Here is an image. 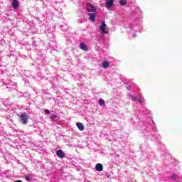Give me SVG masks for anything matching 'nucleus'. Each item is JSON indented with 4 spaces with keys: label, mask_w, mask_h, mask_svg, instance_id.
I'll use <instances>...</instances> for the list:
<instances>
[{
    "label": "nucleus",
    "mask_w": 182,
    "mask_h": 182,
    "mask_svg": "<svg viewBox=\"0 0 182 182\" xmlns=\"http://www.w3.org/2000/svg\"><path fill=\"white\" fill-rule=\"evenodd\" d=\"M20 121L23 124H26L28 123V120H29V115L26 112H23L21 115H18Z\"/></svg>",
    "instance_id": "obj_1"
},
{
    "label": "nucleus",
    "mask_w": 182,
    "mask_h": 182,
    "mask_svg": "<svg viewBox=\"0 0 182 182\" xmlns=\"http://www.w3.org/2000/svg\"><path fill=\"white\" fill-rule=\"evenodd\" d=\"M56 117H58V115H56V114H52L50 119H51V120H53V119H56Z\"/></svg>",
    "instance_id": "obj_14"
},
{
    "label": "nucleus",
    "mask_w": 182,
    "mask_h": 182,
    "mask_svg": "<svg viewBox=\"0 0 182 182\" xmlns=\"http://www.w3.org/2000/svg\"><path fill=\"white\" fill-rule=\"evenodd\" d=\"M100 106H103L105 105V100L104 99H100L99 100Z\"/></svg>",
    "instance_id": "obj_13"
},
{
    "label": "nucleus",
    "mask_w": 182,
    "mask_h": 182,
    "mask_svg": "<svg viewBox=\"0 0 182 182\" xmlns=\"http://www.w3.org/2000/svg\"><path fill=\"white\" fill-rule=\"evenodd\" d=\"M171 180H177V175L176 174H173L171 176Z\"/></svg>",
    "instance_id": "obj_15"
},
{
    "label": "nucleus",
    "mask_w": 182,
    "mask_h": 182,
    "mask_svg": "<svg viewBox=\"0 0 182 182\" xmlns=\"http://www.w3.org/2000/svg\"><path fill=\"white\" fill-rule=\"evenodd\" d=\"M45 112L46 114H49V113H50V111H49V109H46Z\"/></svg>",
    "instance_id": "obj_18"
},
{
    "label": "nucleus",
    "mask_w": 182,
    "mask_h": 182,
    "mask_svg": "<svg viewBox=\"0 0 182 182\" xmlns=\"http://www.w3.org/2000/svg\"><path fill=\"white\" fill-rule=\"evenodd\" d=\"M126 4H127V0H120L119 1V5H121L122 6H124V5H126Z\"/></svg>",
    "instance_id": "obj_12"
},
{
    "label": "nucleus",
    "mask_w": 182,
    "mask_h": 182,
    "mask_svg": "<svg viewBox=\"0 0 182 182\" xmlns=\"http://www.w3.org/2000/svg\"><path fill=\"white\" fill-rule=\"evenodd\" d=\"M88 16H90V20L92 21V22H95V20L96 19V14H89Z\"/></svg>",
    "instance_id": "obj_9"
},
{
    "label": "nucleus",
    "mask_w": 182,
    "mask_h": 182,
    "mask_svg": "<svg viewBox=\"0 0 182 182\" xmlns=\"http://www.w3.org/2000/svg\"><path fill=\"white\" fill-rule=\"evenodd\" d=\"M80 49H82V50H87V46H86L83 43H80Z\"/></svg>",
    "instance_id": "obj_10"
},
{
    "label": "nucleus",
    "mask_w": 182,
    "mask_h": 182,
    "mask_svg": "<svg viewBox=\"0 0 182 182\" xmlns=\"http://www.w3.org/2000/svg\"><path fill=\"white\" fill-rule=\"evenodd\" d=\"M76 126L79 129V130H80V132H83V130H85V125H83V124L80 122H77Z\"/></svg>",
    "instance_id": "obj_6"
},
{
    "label": "nucleus",
    "mask_w": 182,
    "mask_h": 182,
    "mask_svg": "<svg viewBox=\"0 0 182 182\" xmlns=\"http://www.w3.org/2000/svg\"><path fill=\"white\" fill-rule=\"evenodd\" d=\"M87 11H88V12H96V7H95V6H93V4H92L90 3H87Z\"/></svg>",
    "instance_id": "obj_2"
},
{
    "label": "nucleus",
    "mask_w": 182,
    "mask_h": 182,
    "mask_svg": "<svg viewBox=\"0 0 182 182\" xmlns=\"http://www.w3.org/2000/svg\"><path fill=\"white\" fill-rule=\"evenodd\" d=\"M109 66H110V65L109 64V62L105 61L102 63V68L104 69H107V68H109Z\"/></svg>",
    "instance_id": "obj_11"
},
{
    "label": "nucleus",
    "mask_w": 182,
    "mask_h": 182,
    "mask_svg": "<svg viewBox=\"0 0 182 182\" xmlns=\"http://www.w3.org/2000/svg\"><path fill=\"white\" fill-rule=\"evenodd\" d=\"M26 181H31V180H32V179H31V178L27 176H26Z\"/></svg>",
    "instance_id": "obj_17"
},
{
    "label": "nucleus",
    "mask_w": 182,
    "mask_h": 182,
    "mask_svg": "<svg viewBox=\"0 0 182 182\" xmlns=\"http://www.w3.org/2000/svg\"><path fill=\"white\" fill-rule=\"evenodd\" d=\"M136 102H139V103H141V99H140V98L137 99L136 98Z\"/></svg>",
    "instance_id": "obj_19"
},
{
    "label": "nucleus",
    "mask_w": 182,
    "mask_h": 182,
    "mask_svg": "<svg viewBox=\"0 0 182 182\" xmlns=\"http://www.w3.org/2000/svg\"><path fill=\"white\" fill-rule=\"evenodd\" d=\"M106 26H106V22L103 21L102 23V24L100 25V31H102V33H105V34L109 33V31H105Z\"/></svg>",
    "instance_id": "obj_3"
},
{
    "label": "nucleus",
    "mask_w": 182,
    "mask_h": 182,
    "mask_svg": "<svg viewBox=\"0 0 182 182\" xmlns=\"http://www.w3.org/2000/svg\"><path fill=\"white\" fill-rule=\"evenodd\" d=\"M132 100L134 101V102H137V98L133 95H129Z\"/></svg>",
    "instance_id": "obj_16"
},
{
    "label": "nucleus",
    "mask_w": 182,
    "mask_h": 182,
    "mask_svg": "<svg viewBox=\"0 0 182 182\" xmlns=\"http://www.w3.org/2000/svg\"><path fill=\"white\" fill-rule=\"evenodd\" d=\"M11 5L14 9H16L19 6V2L17 0H13Z\"/></svg>",
    "instance_id": "obj_8"
},
{
    "label": "nucleus",
    "mask_w": 182,
    "mask_h": 182,
    "mask_svg": "<svg viewBox=\"0 0 182 182\" xmlns=\"http://www.w3.org/2000/svg\"><path fill=\"white\" fill-rule=\"evenodd\" d=\"M95 170H97V171H103V165H102V164H97L95 165Z\"/></svg>",
    "instance_id": "obj_7"
},
{
    "label": "nucleus",
    "mask_w": 182,
    "mask_h": 182,
    "mask_svg": "<svg viewBox=\"0 0 182 182\" xmlns=\"http://www.w3.org/2000/svg\"><path fill=\"white\" fill-rule=\"evenodd\" d=\"M114 4V0H109L108 1H107L106 5H107V8L108 9H109V8H113V5Z\"/></svg>",
    "instance_id": "obj_5"
},
{
    "label": "nucleus",
    "mask_w": 182,
    "mask_h": 182,
    "mask_svg": "<svg viewBox=\"0 0 182 182\" xmlns=\"http://www.w3.org/2000/svg\"><path fill=\"white\" fill-rule=\"evenodd\" d=\"M56 156H58L59 157V159H65V157L66 156V154H65V152L62 150H58L56 151Z\"/></svg>",
    "instance_id": "obj_4"
}]
</instances>
